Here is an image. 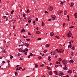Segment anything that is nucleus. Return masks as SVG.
<instances>
[{"label":"nucleus","mask_w":77,"mask_h":77,"mask_svg":"<svg viewBox=\"0 0 77 77\" xmlns=\"http://www.w3.org/2000/svg\"><path fill=\"white\" fill-rule=\"evenodd\" d=\"M67 37L68 38H70L71 35H72V34L71 33V31H69Z\"/></svg>","instance_id":"1"},{"label":"nucleus","mask_w":77,"mask_h":77,"mask_svg":"<svg viewBox=\"0 0 77 77\" xmlns=\"http://www.w3.org/2000/svg\"><path fill=\"white\" fill-rule=\"evenodd\" d=\"M49 10L50 11H52L53 10V7L52 6H50L49 7Z\"/></svg>","instance_id":"2"},{"label":"nucleus","mask_w":77,"mask_h":77,"mask_svg":"<svg viewBox=\"0 0 77 77\" xmlns=\"http://www.w3.org/2000/svg\"><path fill=\"white\" fill-rule=\"evenodd\" d=\"M62 63L63 64H67L68 63V61L66 60H63L62 61Z\"/></svg>","instance_id":"3"},{"label":"nucleus","mask_w":77,"mask_h":77,"mask_svg":"<svg viewBox=\"0 0 77 77\" xmlns=\"http://www.w3.org/2000/svg\"><path fill=\"white\" fill-rule=\"evenodd\" d=\"M3 18L5 21H8L9 20L7 18V17L5 16H3Z\"/></svg>","instance_id":"4"},{"label":"nucleus","mask_w":77,"mask_h":77,"mask_svg":"<svg viewBox=\"0 0 77 77\" xmlns=\"http://www.w3.org/2000/svg\"><path fill=\"white\" fill-rule=\"evenodd\" d=\"M59 51L60 53H63V52L64 51V50H62V49H59Z\"/></svg>","instance_id":"5"},{"label":"nucleus","mask_w":77,"mask_h":77,"mask_svg":"<svg viewBox=\"0 0 77 77\" xmlns=\"http://www.w3.org/2000/svg\"><path fill=\"white\" fill-rule=\"evenodd\" d=\"M51 55H55V54H56V53H55V52H51Z\"/></svg>","instance_id":"6"},{"label":"nucleus","mask_w":77,"mask_h":77,"mask_svg":"<svg viewBox=\"0 0 77 77\" xmlns=\"http://www.w3.org/2000/svg\"><path fill=\"white\" fill-rule=\"evenodd\" d=\"M52 19V20H54L56 18V16L54 15H52L51 16Z\"/></svg>","instance_id":"7"},{"label":"nucleus","mask_w":77,"mask_h":77,"mask_svg":"<svg viewBox=\"0 0 77 77\" xmlns=\"http://www.w3.org/2000/svg\"><path fill=\"white\" fill-rule=\"evenodd\" d=\"M25 47H28L29 46V44H28L27 43H25L24 44Z\"/></svg>","instance_id":"8"},{"label":"nucleus","mask_w":77,"mask_h":77,"mask_svg":"<svg viewBox=\"0 0 77 77\" xmlns=\"http://www.w3.org/2000/svg\"><path fill=\"white\" fill-rule=\"evenodd\" d=\"M63 75V73L62 72H61L59 74V76H62V75Z\"/></svg>","instance_id":"9"},{"label":"nucleus","mask_w":77,"mask_h":77,"mask_svg":"<svg viewBox=\"0 0 77 77\" xmlns=\"http://www.w3.org/2000/svg\"><path fill=\"white\" fill-rule=\"evenodd\" d=\"M18 50L19 52H22L23 51V49H22L21 48L20 49H18Z\"/></svg>","instance_id":"10"},{"label":"nucleus","mask_w":77,"mask_h":77,"mask_svg":"<svg viewBox=\"0 0 77 77\" xmlns=\"http://www.w3.org/2000/svg\"><path fill=\"white\" fill-rule=\"evenodd\" d=\"M68 73H69V74H72V70H70L69 71H67Z\"/></svg>","instance_id":"11"},{"label":"nucleus","mask_w":77,"mask_h":77,"mask_svg":"<svg viewBox=\"0 0 77 77\" xmlns=\"http://www.w3.org/2000/svg\"><path fill=\"white\" fill-rule=\"evenodd\" d=\"M63 69L64 70H65V71H66V70H67V69H68V67H67L66 66H65L63 67Z\"/></svg>","instance_id":"12"},{"label":"nucleus","mask_w":77,"mask_h":77,"mask_svg":"<svg viewBox=\"0 0 77 77\" xmlns=\"http://www.w3.org/2000/svg\"><path fill=\"white\" fill-rule=\"evenodd\" d=\"M46 47L47 48H48V47H50V45L49 44H47L46 45Z\"/></svg>","instance_id":"13"},{"label":"nucleus","mask_w":77,"mask_h":77,"mask_svg":"<svg viewBox=\"0 0 77 77\" xmlns=\"http://www.w3.org/2000/svg\"><path fill=\"white\" fill-rule=\"evenodd\" d=\"M50 35L51 36H53V35H54V32H51L50 34Z\"/></svg>","instance_id":"14"},{"label":"nucleus","mask_w":77,"mask_h":77,"mask_svg":"<svg viewBox=\"0 0 77 77\" xmlns=\"http://www.w3.org/2000/svg\"><path fill=\"white\" fill-rule=\"evenodd\" d=\"M69 62L70 63H74V60H70L69 61Z\"/></svg>","instance_id":"15"},{"label":"nucleus","mask_w":77,"mask_h":77,"mask_svg":"<svg viewBox=\"0 0 77 77\" xmlns=\"http://www.w3.org/2000/svg\"><path fill=\"white\" fill-rule=\"evenodd\" d=\"M54 74H55L56 75H58V73H57V72L56 71H54Z\"/></svg>","instance_id":"16"},{"label":"nucleus","mask_w":77,"mask_h":77,"mask_svg":"<svg viewBox=\"0 0 77 77\" xmlns=\"http://www.w3.org/2000/svg\"><path fill=\"white\" fill-rule=\"evenodd\" d=\"M29 12H30V10H29V9H28L27 11L26 12V14H29Z\"/></svg>","instance_id":"17"},{"label":"nucleus","mask_w":77,"mask_h":77,"mask_svg":"<svg viewBox=\"0 0 77 77\" xmlns=\"http://www.w3.org/2000/svg\"><path fill=\"white\" fill-rule=\"evenodd\" d=\"M42 27L44 26H45V24H44V23L43 22V21L42 22Z\"/></svg>","instance_id":"18"},{"label":"nucleus","mask_w":77,"mask_h":77,"mask_svg":"<svg viewBox=\"0 0 77 77\" xmlns=\"http://www.w3.org/2000/svg\"><path fill=\"white\" fill-rule=\"evenodd\" d=\"M49 75H51L53 74V73H52V71H50L49 72Z\"/></svg>","instance_id":"19"},{"label":"nucleus","mask_w":77,"mask_h":77,"mask_svg":"<svg viewBox=\"0 0 77 77\" xmlns=\"http://www.w3.org/2000/svg\"><path fill=\"white\" fill-rule=\"evenodd\" d=\"M36 33H37V34H39V33H40L41 32L39 31H37L36 32Z\"/></svg>","instance_id":"20"},{"label":"nucleus","mask_w":77,"mask_h":77,"mask_svg":"<svg viewBox=\"0 0 77 77\" xmlns=\"http://www.w3.org/2000/svg\"><path fill=\"white\" fill-rule=\"evenodd\" d=\"M20 41L21 42H20L21 44H24V42L21 41V40H20Z\"/></svg>","instance_id":"21"},{"label":"nucleus","mask_w":77,"mask_h":77,"mask_svg":"<svg viewBox=\"0 0 77 77\" xmlns=\"http://www.w3.org/2000/svg\"><path fill=\"white\" fill-rule=\"evenodd\" d=\"M47 68L48 70H51V68L50 67L47 66Z\"/></svg>","instance_id":"22"},{"label":"nucleus","mask_w":77,"mask_h":77,"mask_svg":"<svg viewBox=\"0 0 77 77\" xmlns=\"http://www.w3.org/2000/svg\"><path fill=\"white\" fill-rule=\"evenodd\" d=\"M74 6V3H72L70 5V7H72Z\"/></svg>","instance_id":"23"},{"label":"nucleus","mask_w":77,"mask_h":77,"mask_svg":"<svg viewBox=\"0 0 77 77\" xmlns=\"http://www.w3.org/2000/svg\"><path fill=\"white\" fill-rule=\"evenodd\" d=\"M62 59L60 58H59V62H60V61H62Z\"/></svg>","instance_id":"24"},{"label":"nucleus","mask_w":77,"mask_h":77,"mask_svg":"<svg viewBox=\"0 0 77 77\" xmlns=\"http://www.w3.org/2000/svg\"><path fill=\"white\" fill-rule=\"evenodd\" d=\"M66 11H64V14L65 15H66Z\"/></svg>","instance_id":"25"},{"label":"nucleus","mask_w":77,"mask_h":77,"mask_svg":"<svg viewBox=\"0 0 77 77\" xmlns=\"http://www.w3.org/2000/svg\"><path fill=\"white\" fill-rule=\"evenodd\" d=\"M68 47L69 48H71V47H72V46H71V45H69L68 46Z\"/></svg>","instance_id":"26"},{"label":"nucleus","mask_w":77,"mask_h":77,"mask_svg":"<svg viewBox=\"0 0 77 77\" xmlns=\"http://www.w3.org/2000/svg\"><path fill=\"white\" fill-rule=\"evenodd\" d=\"M71 49L72 50H75V46H73L72 48Z\"/></svg>","instance_id":"27"},{"label":"nucleus","mask_w":77,"mask_h":77,"mask_svg":"<svg viewBox=\"0 0 77 77\" xmlns=\"http://www.w3.org/2000/svg\"><path fill=\"white\" fill-rule=\"evenodd\" d=\"M55 38H57V39H60V37H59V36H58L57 35H56L55 36Z\"/></svg>","instance_id":"28"},{"label":"nucleus","mask_w":77,"mask_h":77,"mask_svg":"<svg viewBox=\"0 0 77 77\" xmlns=\"http://www.w3.org/2000/svg\"><path fill=\"white\" fill-rule=\"evenodd\" d=\"M56 63L57 65H59V64H60V62H59V61H57Z\"/></svg>","instance_id":"29"},{"label":"nucleus","mask_w":77,"mask_h":77,"mask_svg":"<svg viewBox=\"0 0 77 77\" xmlns=\"http://www.w3.org/2000/svg\"><path fill=\"white\" fill-rule=\"evenodd\" d=\"M21 32V33H22V32H26V30H25V29H22Z\"/></svg>","instance_id":"30"},{"label":"nucleus","mask_w":77,"mask_h":77,"mask_svg":"<svg viewBox=\"0 0 77 77\" xmlns=\"http://www.w3.org/2000/svg\"><path fill=\"white\" fill-rule=\"evenodd\" d=\"M38 64H35V68H37V67H38Z\"/></svg>","instance_id":"31"},{"label":"nucleus","mask_w":77,"mask_h":77,"mask_svg":"<svg viewBox=\"0 0 77 77\" xmlns=\"http://www.w3.org/2000/svg\"><path fill=\"white\" fill-rule=\"evenodd\" d=\"M30 56H33V54H32V53H30Z\"/></svg>","instance_id":"32"},{"label":"nucleus","mask_w":77,"mask_h":77,"mask_svg":"<svg viewBox=\"0 0 77 77\" xmlns=\"http://www.w3.org/2000/svg\"><path fill=\"white\" fill-rule=\"evenodd\" d=\"M44 53H45L46 52H47V50H45L43 51Z\"/></svg>","instance_id":"33"},{"label":"nucleus","mask_w":77,"mask_h":77,"mask_svg":"<svg viewBox=\"0 0 77 77\" xmlns=\"http://www.w3.org/2000/svg\"><path fill=\"white\" fill-rule=\"evenodd\" d=\"M71 56H73L74 55V53H73V52H71Z\"/></svg>","instance_id":"34"},{"label":"nucleus","mask_w":77,"mask_h":77,"mask_svg":"<svg viewBox=\"0 0 77 77\" xmlns=\"http://www.w3.org/2000/svg\"><path fill=\"white\" fill-rule=\"evenodd\" d=\"M38 59H39V60H40L42 58V57H41V56H39L38 57Z\"/></svg>","instance_id":"35"},{"label":"nucleus","mask_w":77,"mask_h":77,"mask_svg":"<svg viewBox=\"0 0 77 77\" xmlns=\"http://www.w3.org/2000/svg\"><path fill=\"white\" fill-rule=\"evenodd\" d=\"M10 59H12V58H13V56H12V55H10Z\"/></svg>","instance_id":"36"},{"label":"nucleus","mask_w":77,"mask_h":77,"mask_svg":"<svg viewBox=\"0 0 77 77\" xmlns=\"http://www.w3.org/2000/svg\"><path fill=\"white\" fill-rule=\"evenodd\" d=\"M14 74H15V75H17L18 73H17V72H15L14 73Z\"/></svg>","instance_id":"37"},{"label":"nucleus","mask_w":77,"mask_h":77,"mask_svg":"<svg viewBox=\"0 0 77 77\" xmlns=\"http://www.w3.org/2000/svg\"><path fill=\"white\" fill-rule=\"evenodd\" d=\"M44 64H42V65H41L40 66H41V67H43V66H44Z\"/></svg>","instance_id":"38"},{"label":"nucleus","mask_w":77,"mask_h":77,"mask_svg":"<svg viewBox=\"0 0 77 77\" xmlns=\"http://www.w3.org/2000/svg\"><path fill=\"white\" fill-rule=\"evenodd\" d=\"M14 10L12 11L11 12V14H13V13H14Z\"/></svg>","instance_id":"39"},{"label":"nucleus","mask_w":77,"mask_h":77,"mask_svg":"<svg viewBox=\"0 0 77 77\" xmlns=\"http://www.w3.org/2000/svg\"><path fill=\"white\" fill-rule=\"evenodd\" d=\"M41 39H42V38H39L37 40L38 41H39V40H41Z\"/></svg>","instance_id":"40"},{"label":"nucleus","mask_w":77,"mask_h":77,"mask_svg":"<svg viewBox=\"0 0 77 77\" xmlns=\"http://www.w3.org/2000/svg\"><path fill=\"white\" fill-rule=\"evenodd\" d=\"M24 53L25 54V55H27V52H24Z\"/></svg>","instance_id":"41"},{"label":"nucleus","mask_w":77,"mask_h":77,"mask_svg":"<svg viewBox=\"0 0 77 77\" xmlns=\"http://www.w3.org/2000/svg\"><path fill=\"white\" fill-rule=\"evenodd\" d=\"M74 27V26H70L69 27V29H71V28H73Z\"/></svg>","instance_id":"42"},{"label":"nucleus","mask_w":77,"mask_h":77,"mask_svg":"<svg viewBox=\"0 0 77 77\" xmlns=\"http://www.w3.org/2000/svg\"><path fill=\"white\" fill-rule=\"evenodd\" d=\"M56 51H57V52H58V53H60L59 51V50H58V49H56Z\"/></svg>","instance_id":"43"},{"label":"nucleus","mask_w":77,"mask_h":77,"mask_svg":"<svg viewBox=\"0 0 77 77\" xmlns=\"http://www.w3.org/2000/svg\"><path fill=\"white\" fill-rule=\"evenodd\" d=\"M26 41H30V39H26Z\"/></svg>","instance_id":"44"},{"label":"nucleus","mask_w":77,"mask_h":77,"mask_svg":"<svg viewBox=\"0 0 77 77\" xmlns=\"http://www.w3.org/2000/svg\"><path fill=\"white\" fill-rule=\"evenodd\" d=\"M77 13H75V14H74V16H77Z\"/></svg>","instance_id":"45"},{"label":"nucleus","mask_w":77,"mask_h":77,"mask_svg":"<svg viewBox=\"0 0 77 77\" xmlns=\"http://www.w3.org/2000/svg\"><path fill=\"white\" fill-rule=\"evenodd\" d=\"M8 68H10V66H11V65H10V64H9V63H8Z\"/></svg>","instance_id":"46"},{"label":"nucleus","mask_w":77,"mask_h":77,"mask_svg":"<svg viewBox=\"0 0 77 77\" xmlns=\"http://www.w3.org/2000/svg\"><path fill=\"white\" fill-rule=\"evenodd\" d=\"M22 69V67H20L19 69H18V70H20V69Z\"/></svg>","instance_id":"47"},{"label":"nucleus","mask_w":77,"mask_h":77,"mask_svg":"<svg viewBox=\"0 0 77 77\" xmlns=\"http://www.w3.org/2000/svg\"><path fill=\"white\" fill-rule=\"evenodd\" d=\"M28 22L29 23H31V20H28Z\"/></svg>","instance_id":"48"},{"label":"nucleus","mask_w":77,"mask_h":77,"mask_svg":"<svg viewBox=\"0 0 77 77\" xmlns=\"http://www.w3.org/2000/svg\"><path fill=\"white\" fill-rule=\"evenodd\" d=\"M63 27H64L65 26V23H63Z\"/></svg>","instance_id":"49"},{"label":"nucleus","mask_w":77,"mask_h":77,"mask_svg":"<svg viewBox=\"0 0 77 77\" xmlns=\"http://www.w3.org/2000/svg\"><path fill=\"white\" fill-rule=\"evenodd\" d=\"M26 16V14H23V17H25Z\"/></svg>","instance_id":"50"},{"label":"nucleus","mask_w":77,"mask_h":77,"mask_svg":"<svg viewBox=\"0 0 77 77\" xmlns=\"http://www.w3.org/2000/svg\"><path fill=\"white\" fill-rule=\"evenodd\" d=\"M45 14H48V12L47 11H45Z\"/></svg>","instance_id":"51"},{"label":"nucleus","mask_w":77,"mask_h":77,"mask_svg":"<svg viewBox=\"0 0 77 77\" xmlns=\"http://www.w3.org/2000/svg\"><path fill=\"white\" fill-rule=\"evenodd\" d=\"M75 70H73V73H75Z\"/></svg>","instance_id":"52"},{"label":"nucleus","mask_w":77,"mask_h":77,"mask_svg":"<svg viewBox=\"0 0 77 77\" xmlns=\"http://www.w3.org/2000/svg\"><path fill=\"white\" fill-rule=\"evenodd\" d=\"M55 67H56V68H57V67H58V65H55Z\"/></svg>","instance_id":"53"},{"label":"nucleus","mask_w":77,"mask_h":77,"mask_svg":"<svg viewBox=\"0 0 77 77\" xmlns=\"http://www.w3.org/2000/svg\"><path fill=\"white\" fill-rule=\"evenodd\" d=\"M63 11H60V13H63Z\"/></svg>","instance_id":"54"},{"label":"nucleus","mask_w":77,"mask_h":77,"mask_svg":"<svg viewBox=\"0 0 77 77\" xmlns=\"http://www.w3.org/2000/svg\"><path fill=\"white\" fill-rule=\"evenodd\" d=\"M24 45V44H23V45H19V47H21V46H23Z\"/></svg>","instance_id":"55"},{"label":"nucleus","mask_w":77,"mask_h":77,"mask_svg":"<svg viewBox=\"0 0 77 77\" xmlns=\"http://www.w3.org/2000/svg\"><path fill=\"white\" fill-rule=\"evenodd\" d=\"M35 20L36 21H38V18H36Z\"/></svg>","instance_id":"56"},{"label":"nucleus","mask_w":77,"mask_h":77,"mask_svg":"<svg viewBox=\"0 0 77 77\" xmlns=\"http://www.w3.org/2000/svg\"><path fill=\"white\" fill-rule=\"evenodd\" d=\"M25 69H26V68H24V69H22V71H24L25 70Z\"/></svg>","instance_id":"57"},{"label":"nucleus","mask_w":77,"mask_h":77,"mask_svg":"<svg viewBox=\"0 0 77 77\" xmlns=\"http://www.w3.org/2000/svg\"><path fill=\"white\" fill-rule=\"evenodd\" d=\"M32 23H33V24H35V21H33V22H32Z\"/></svg>","instance_id":"58"},{"label":"nucleus","mask_w":77,"mask_h":77,"mask_svg":"<svg viewBox=\"0 0 77 77\" xmlns=\"http://www.w3.org/2000/svg\"><path fill=\"white\" fill-rule=\"evenodd\" d=\"M25 51H28V49L26 48V50H25Z\"/></svg>","instance_id":"59"},{"label":"nucleus","mask_w":77,"mask_h":77,"mask_svg":"<svg viewBox=\"0 0 77 77\" xmlns=\"http://www.w3.org/2000/svg\"><path fill=\"white\" fill-rule=\"evenodd\" d=\"M19 53H18V54H19L18 55V56H20L21 55V54H19Z\"/></svg>","instance_id":"60"},{"label":"nucleus","mask_w":77,"mask_h":77,"mask_svg":"<svg viewBox=\"0 0 77 77\" xmlns=\"http://www.w3.org/2000/svg\"><path fill=\"white\" fill-rule=\"evenodd\" d=\"M48 60L50 61V60H51V59L50 58H48Z\"/></svg>","instance_id":"61"},{"label":"nucleus","mask_w":77,"mask_h":77,"mask_svg":"<svg viewBox=\"0 0 77 77\" xmlns=\"http://www.w3.org/2000/svg\"><path fill=\"white\" fill-rule=\"evenodd\" d=\"M2 63H5V61H2Z\"/></svg>","instance_id":"62"},{"label":"nucleus","mask_w":77,"mask_h":77,"mask_svg":"<svg viewBox=\"0 0 77 77\" xmlns=\"http://www.w3.org/2000/svg\"><path fill=\"white\" fill-rule=\"evenodd\" d=\"M28 35H31V34H30V33L28 32Z\"/></svg>","instance_id":"63"},{"label":"nucleus","mask_w":77,"mask_h":77,"mask_svg":"<svg viewBox=\"0 0 77 77\" xmlns=\"http://www.w3.org/2000/svg\"><path fill=\"white\" fill-rule=\"evenodd\" d=\"M66 77H69V76L68 75H67L66 76Z\"/></svg>","instance_id":"64"}]
</instances>
